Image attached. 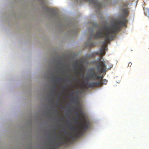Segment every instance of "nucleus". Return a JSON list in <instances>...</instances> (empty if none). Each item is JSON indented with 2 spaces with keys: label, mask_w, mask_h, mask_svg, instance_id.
<instances>
[{
  "label": "nucleus",
  "mask_w": 149,
  "mask_h": 149,
  "mask_svg": "<svg viewBox=\"0 0 149 149\" xmlns=\"http://www.w3.org/2000/svg\"><path fill=\"white\" fill-rule=\"evenodd\" d=\"M60 137H61L60 135H58V137H59V138H60Z\"/></svg>",
  "instance_id": "5701e85b"
},
{
  "label": "nucleus",
  "mask_w": 149,
  "mask_h": 149,
  "mask_svg": "<svg viewBox=\"0 0 149 149\" xmlns=\"http://www.w3.org/2000/svg\"><path fill=\"white\" fill-rule=\"evenodd\" d=\"M58 65H60V66H61L62 65V63H58Z\"/></svg>",
  "instance_id": "ddd939ff"
},
{
  "label": "nucleus",
  "mask_w": 149,
  "mask_h": 149,
  "mask_svg": "<svg viewBox=\"0 0 149 149\" xmlns=\"http://www.w3.org/2000/svg\"><path fill=\"white\" fill-rule=\"evenodd\" d=\"M78 91H77L75 92V93H78Z\"/></svg>",
  "instance_id": "a211bd4d"
},
{
  "label": "nucleus",
  "mask_w": 149,
  "mask_h": 149,
  "mask_svg": "<svg viewBox=\"0 0 149 149\" xmlns=\"http://www.w3.org/2000/svg\"><path fill=\"white\" fill-rule=\"evenodd\" d=\"M91 38H90L89 40H91Z\"/></svg>",
  "instance_id": "cd10ccee"
},
{
  "label": "nucleus",
  "mask_w": 149,
  "mask_h": 149,
  "mask_svg": "<svg viewBox=\"0 0 149 149\" xmlns=\"http://www.w3.org/2000/svg\"><path fill=\"white\" fill-rule=\"evenodd\" d=\"M132 65V64L131 63V62L129 63H128V66L130 67Z\"/></svg>",
  "instance_id": "1a4fd4ad"
},
{
  "label": "nucleus",
  "mask_w": 149,
  "mask_h": 149,
  "mask_svg": "<svg viewBox=\"0 0 149 149\" xmlns=\"http://www.w3.org/2000/svg\"><path fill=\"white\" fill-rule=\"evenodd\" d=\"M77 115H78V114H79L77 111Z\"/></svg>",
  "instance_id": "6ab92c4d"
},
{
  "label": "nucleus",
  "mask_w": 149,
  "mask_h": 149,
  "mask_svg": "<svg viewBox=\"0 0 149 149\" xmlns=\"http://www.w3.org/2000/svg\"><path fill=\"white\" fill-rule=\"evenodd\" d=\"M102 76H100L98 75H97V79H101L102 78Z\"/></svg>",
  "instance_id": "423d86ee"
},
{
  "label": "nucleus",
  "mask_w": 149,
  "mask_h": 149,
  "mask_svg": "<svg viewBox=\"0 0 149 149\" xmlns=\"http://www.w3.org/2000/svg\"><path fill=\"white\" fill-rule=\"evenodd\" d=\"M58 82L60 84H62V82L61 81H58Z\"/></svg>",
  "instance_id": "4468645a"
},
{
  "label": "nucleus",
  "mask_w": 149,
  "mask_h": 149,
  "mask_svg": "<svg viewBox=\"0 0 149 149\" xmlns=\"http://www.w3.org/2000/svg\"><path fill=\"white\" fill-rule=\"evenodd\" d=\"M79 116H78V118H79Z\"/></svg>",
  "instance_id": "c85d7f7f"
},
{
  "label": "nucleus",
  "mask_w": 149,
  "mask_h": 149,
  "mask_svg": "<svg viewBox=\"0 0 149 149\" xmlns=\"http://www.w3.org/2000/svg\"><path fill=\"white\" fill-rule=\"evenodd\" d=\"M81 87L84 88H85L86 86L90 88H93L95 86H101L102 85V81H101L90 82L87 84H84L81 82Z\"/></svg>",
  "instance_id": "20e7f679"
},
{
  "label": "nucleus",
  "mask_w": 149,
  "mask_h": 149,
  "mask_svg": "<svg viewBox=\"0 0 149 149\" xmlns=\"http://www.w3.org/2000/svg\"><path fill=\"white\" fill-rule=\"evenodd\" d=\"M66 141H68V139H66Z\"/></svg>",
  "instance_id": "412c9836"
},
{
  "label": "nucleus",
  "mask_w": 149,
  "mask_h": 149,
  "mask_svg": "<svg viewBox=\"0 0 149 149\" xmlns=\"http://www.w3.org/2000/svg\"><path fill=\"white\" fill-rule=\"evenodd\" d=\"M67 68H68V67H66L65 68L66 69H67Z\"/></svg>",
  "instance_id": "a878e982"
},
{
  "label": "nucleus",
  "mask_w": 149,
  "mask_h": 149,
  "mask_svg": "<svg viewBox=\"0 0 149 149\" xmlns=\"http://www.w3.org/2000/svg\"><path fill=\"white\" fill-rule=\"evenodd\" d=\"M52 93H53V94H55V95H56V93H55V91H53L52 92Z\"/></svg>",
  "instance_id": "9b49d317"
},
{
  "label": "nucleus",
  "mask_w": 149,
  "mask_h": 149,
  "mask_svg": "<svg viewBox=\"0 0 149 149\" xmlns=\"http://www.w3.org/2000/svg\"><path fill=\"white\" fill-rule=\"evenodd\" d=\"M128 3L125 2L123 6L122 13L123 15L121 17V20L115 22L110 27L104 26L103 28L99 29L95 34L93 35L95 38H103L104 41L102 42V44L100 49V54L102 57L105 54L104 50L107 51V43L109 42L116 36L117 32L120 30L122 26L125 25L127 22L126 17L128 15V11L127 7Z\"/></svg>",
  "instance_id": "f257e3e1"
},
{
  "label": "nucleus",
  "mask_w": 149,
  "mask_h": 149,
  "mask_svg": "<svg viewBox=\"0 0 149 149\" xmlns=\"http://www.w3.org/2000/svg\"><path fill=\"white\" fill-rule=\"evenodd\" d=\"M71 128L72 129H74V128L73 127H71Z\"/></svg>",
  "instance_id": "f3484780"
},
{
  "label": "nucleus",
  "mask_w": 149,
  "mask_h": 149,
  "mask_svg": "<svg viewBox=\"0 0 149 149\" xmlns=\"http://www.w3.org/2000/svg\"><path fill=\"white\" fill-rule=\"evenodd\" d=\"M78 98V95L77 94L75 97H74L73 99L76 100H77Z\"/></svg>",
  "instance_id": "0eeeda50"
},
{
  "label": "nucleus",
  "mask_w": 149,
  "mask_h": 149,
  "mask_svg": "<svg viewBox=\"0 0 149 149\" xmlns=\"http://www.w3.org/2000/svg\"><path fill=\"white\" fill-rule=\"evenodd\" d=\"M94 29L92 27V32L93 33L94 32Z\"/></svg>",
  "instance_id": "f8f14e48"
},
{
  "label": "nucleus",
  "mask_w": 149,
  "mask_h": 149,
  "mask_svg": "<svg viewBox=\"0 0 149 149\" xmlns=\"http://www.w3.org/2000/svg\"><path fill=\"white\" fill-rule=\"evenodd\" d=\"M51 104L52 105H53V104L51 102Z\"/></svg>",
  "instance_id": "4be33fe9"
},
{
  "label": "nucleus",
  "mask_w": 149,
  "mask_h": 149,
  "mask_svg": "<svg viewBox=\"0 0 149 149\" xmlns=\"http://www.w3.org/2000/svg\"><path fill=\"white\" fill-rule=\"evenodd\" d=\"M104 81H104V82H106V83H107V81H106V80L105 79H104L102 81H102V84H103V82ZM102 85L101 86H102Z\"/></svg>",
  "instance_id": "6e6552de"
},
{
  "label": "nucleus",
  "mask_w": 149,
  "mask_h": 149,
  "mask_svg": "<svg viewBox=\"0 0 149 149\" xmlns=\"http://www.w3.org/2000/svg\"><path fill=\"white\" fill-rule=\"evenodd\" d=\"M91 30L90 29H89V31L90 32H91Z\"/></svg>",
  "instance_id": "bb28decb"
},
{
  "label": "nucleus",
  "mask_w": 149,
  "mask_h": 149,
  "mask_svg": "<svg viewBox=\"0 0 149 149\" xmlns=\"http://www.w3.org/2000/svg\"><path fill=\"white\" fill-rule=\"evenodd\" d=\"M97 75H98L95 72L93 71L89 76V77L91 78L92 79H97Z\"/></svg>",
  "instance_id": "39448f33"
},
{
  "label": "nucleus",
  "mask_w": 149,
  "mask_h": 149,
  "mask_svg": "<svg viewBox=\"0 0 149 149\" xmlns=\"http://www.w3.org/2000/svg\"><path fill=\"white\" fill-rule=\"evenodd\" d=\"M54 90H57V89H56V86H54Z\"/></svg>",
  "instance_id": "9d476101"
},
{
  "label": "nucleus",
  "mask_w": 149,
  "mask_h": 149,
  "mask_svg": "<svg viewBox=\"0 0 149 149\" xmlns=\"http://www.w3.org/2000/svg\"><path fill=\"white\" fill-rule=\"evenodd\" d=\"M80 119L82 121L79 122V127L75 129V131L72 132V135H70V137L72 139H77L79 137L81 134L84 133L88 128L89 122L86 120L83 117L81 116Z\"/></svg>",
  "instance_id": "f03ea898"
},
{
  "label": "nucleus",
  "mask_w": 149,
  "mask_h": 149,
  "mask_svg": "<svg viewBox=\"0 0 149 149\" xmlns=\"http://www.w3.org/2000/svg\"><path fill=\"white\" fill-rule=\"evenodd\" d=\"M82 77L83 78L84 77V76L83 75V73L82 74Z\"/></svg>",
  "instance_id": "aec40b11"
},
{
  "label": "nucleus",
  "mask_w": 149,
  "mask_h": 149,
  "mask_svg": "<svg viewBox=\"0 0 149 149\" xmlns=\"http://www.w3.org/2000/svg\"><path fill=\"white\" fill-rule=\"evenodd\" d=\"M86 80L87 81H88V79H86Z\"/></svg>",
  "instance_id": "393cba45"
},
{
  "label": "nucleus",
  "mask_w": 149,
  "mask_h": 149,
  "mask_svg": "<svg viewBox=\"0 0 149 149\" xmlns=\"http://www.w3.org/2000/svg\"><path fill=\"white\" fill-rule=\"evenodd\" d=\"M62 79V77H61L60 78L58 79V80H59L60 79Z\"/></svg>",
  "instance_id": "dca6fc26"
},
{
  "label": "nucleus",
  "mask_w": 149,
  "mask_h": 149,
  "mask_svg": "<svg viewBox=\"0 0 149 149\" xmlns=\"http://www.w3.org/2000/svg\"><path fill=\"white\" fill-rule=\"evenodd\" d=\"M102 57L100 58L99 60L98 61L97 65V72L102 73L105 72L106 71V65L105 63L107 64L109 63L108 61H101Z\"/></svg>",
  "instance_id": "7ed1b4c3"
},
{
  "label": "nucleus",
  "mask_w": 149,
  "mask_h": 149,
  "mask_svg": "<svg viewBox=\"0 0 149 149\" xmlns=\"http://www.w3.org/2000/svg\"><path fill=\"white\" fill-rule=\"evenodd\" d=\"M56 132L55 131H54L53 133L55 135L56 134Z\"/></svg>",
  "instance_id": "2eb2a0df"
},
{
  "label": "nucleus",
  "mask_w": 149,
  "mask_h": 149,
  "mask_svg": "<svg viewBox=\"0 0 149 149\" xmlns=\"http://www.w3.org/2000/svg\"><path fill=\"white\" fill-rule=\"evenodd\" d=\"M56 113H57V111L56 110Z\"/></svg>",
  "instance_id": "b1692460"
}]
</instances>
